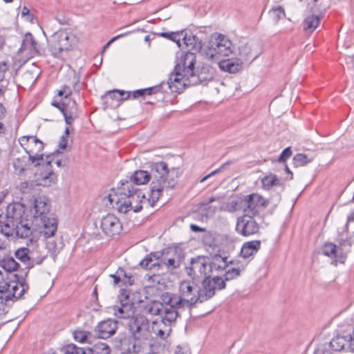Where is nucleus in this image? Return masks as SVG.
<instances>
[{"instance_id":"54","label":"nucleus","mask_w":354,"mask_h":354,"mask_svg":"<svg viewBox=\"0 0 354 354\" xmlns=\"http://www.w3.org/2000/svg\"><path fill=\"white\" fill-rule=\"evenodd\" d=\"M270 15L276 23L286 17L284 9L281 6L272 9L270 11Z\"/></svg>"},{"instance_id":"29","label":"nucleus","mask_w":354,"mask_h":354,"mask_svg":"<svg viewBox=\"0 0 354 354\" xmlns=\"http://www.w3.org/2000/svg\"><path fill=\"white\" fill-rule=\"evenodd\" d=\"M17 275L0 271V298L8 295L11 290V282H14Z\"/></svg>"},{"instance_id":"14","label":"nucleus","mask_w":354,"mask_h":354,"mask_svg":"<svg viewBox=\"0 0 354 354\" xmlns=\"http://www.w3.org/2000/svg\"><path fill=\"white\" fill-rule=\"evenodd\" d=\"M18 53L26 60L40 54V46L30 32L25 34Z\"/></svg>"},{"instance_id":"3","label":"nucleus","mask_w":354,"mask_h":354,"mask_svg":"<svg viewBox=\"0 0 354 354\" xmlns=\"http://www.w3.org/2000/svg\"><path fill=\"white\" fill-rule=\"evenodd\" d=\"M232 52V43L221 34L211 37L203 54L209 60L216 62L222 57L230 55Z\"/></svg>"},{"instance_id":"37","label":"nucleus","mask_w":354,"mask_h":354,"mask_svg":"<svg viewBox=\"0 0 354 354\" xmlns=\"http://www.w3.org/2000/svg\"><path fill=\"white\" fill-rule=\"evenodd\" d=\"M30 248L29 246L22 247L16 250L15 254L17 259L21 261L26 265V268L28 270L30 267Z\"/></svg>"},{"instance_id":"64","label":"nucleus","mask_w":354,"mask_h":354,"mask_svg":"<svg viewBox=\"0 0 354 354\" xmlns=\"http://www.w3.org/2000/svg\"><path fill=\"white\" fill-rule=\"evenodd\" d=\"M190 228L193 232H205V228H202L195 224H192L190 225Z\"/></svg>"},{"instance_id":"31","label":"nucleus","mask_w":354,"mask_h":354,"mask_svg":"<svg viewBox=\"0 0 354 354\" xmlns=\"http://www.w3.org/2000/svg\"><path fill=\"white\" fill-rule=\"evenodd\" d=\"M218 64L219 68L226 72L234 73L239 71L242 65V62L238 59H227L224 60L216 61Z\"/></svg>"},{"instance_id":"45","label":"nucleus","mask_w":354,"mask_h":354,"mask_svg":"<svg viewBox=\"0 0 354 354\" xmlns=\"http://www.w3.org/2000/svg\"><path fill=\"white\" fill-rule=\"evenodd\" d=\"M185 30L176 31V32H161L160 35L164 38L168 39L176 42L178 47H181L180 40L183 39L185 35Z\"/></svg>"},{"instance_id":"30","label":"nucleus","mask_w":354,"mask_h":354,"mask_svg":"<svg viewBox=\"0 0 354 354\" xmlns=\"http://www.w3.org/2000/svg\"><path fill=\"white\" fill-rule=\"evenodd\" d=\"M17 275L0 271V298L8 295L11 290V282H14Z\"/></svg>"},{"instance_id":"13","label":"nucleus","mask_w":354,"mask_h":354,"mask_svg":"<svg viewBox=\"0 0 354 354\" xmlns=\"http://www.w3.org/2000/svg\"><path fill=\"white\" fill-rule=\"evenodd\" d=\"M259 228V225L254 220V216L243 214L236 219V231L243 236H250L257 234Z\"/></svg>"},{"instance_id":"60","label":"nucleus","mask_w":354,"mask_h":354,"mask_svg":"<svg viewBox=\"0 0 354 354\" xmlns=\"http://www.w3.org/2000/svg\"><path fill=\"white\" fill-rule=\"evenodd\" d=\"M71 95V90L70 87L67 86H63L62 88L58 91V95L62 97H69Z\"/></svg>"},{"instance_id":"36","label":"nucleus","mask_w":354,"mask_h":354,"mask_svg":"<svg viewBox=\"0 0 354 354\" xmlns=\"http://www.w3.org/2000/svg\"><path fill=\"white\" fill-rule=\"evenodd\" d=\"M122 94L120 90L116 89L108 91L104 96V102L113 108L118 107L121 102Z\"/></svg>"},{"instance_id":"24","label":"nucleus","mask_w":354,"mask_h":354,"mask_svg":"<svg viewBox=\"0 0 354 354\" xmlns=\"http://www.w3.org/2000/svg\"><path fill=\"white\" fill-rule=\"evenodd\" d=\"M118 328V322L113 319L104 320L98 324L95 332L99 338L107 339L114 335Z\"/></svg>"},{"instance_id":"20","label":"nucleus","mask_w":354,"mask_h":354,"mask_svg":"<svg viewBox=\"0 0 354 354\" xmlns=\"http://www.w3.org/2000/svg\"><path fill=\"white\" fill-rule=\"evenodd\" d=\"M35 176L37 184L39 186L49 187L55 184L57 180V176L52 169L50 160H47L44 169Z\"/></svg>"},{"instance_id":"47","label":"nucleus","mask_w":354,"mask_h":354,"mask_svg":"<svg viewBox=\"0 0 354 354\" xmlns=\"http://www.w3.org/2000/svg\"><path fill=\"white\" fill-rule=\"evenodd\" d=\"M242 270L240 268H227L225 270V274L223 276H219L224 284L226 286V282L238 278L241 275Z\"/></svg>"},{"instance_id":"44","label":"nucleus","mask_w":354,"mask_h":354,"mask_svg":"<svg viewBox=\"0 0 354 354\" xmlns=\"http://www.w3.org/2000/svg\"><path fill=\"white\" fill-rule=\"evenodd\" d=\"M110 277L113 279L114 285L120 286V283L129 285L133 283L131 277H128L122 270H118L116 274H111Z\"/></svg>"},{"instance_id":"1","label":"nucleus","mask_w":354,"mask_h":354,"mask_svg":"<svg viewBox=\"0 0 354 354\" xmlns=\"http://www.w3.org/2000/svg\"><path fill=\"white\" fill-rule=\"evenodd\" d=\"M149 165L152 175L147 171L138 170L131 176V181L136 185L147 184L152 176L153 180L149 197L146 198L142 192L136 189L129 182L122 183L120 188V194H124L127 198L123 201L116 202L119 212L126 214L131 209H133L134 212H139L142 209V205L138 204L133 206V203L138 202L140 203L147 202L151 207H153L165 189L175 188L178 178L180 176L178 167L169 169L167 163L163 161L149 162Z\"/></svg>"},{"instance_id":"56","label":"nucleus","mask_w":354,"mask_h":354,"mask_svg":"<svg viewBox=\"0 0 354 354\" xmlns=\"http://www.w3.org/2000/svg\"><path fill=\"white\" fill-rule=\"evenodd\" d=\"M338 242L341 246L347 243V224L338 230Z\"/></svg>"},{"instance_id":"8","label":"nucleus","mask_w":354,"mask_h":354,"mask_svg":"<svg viewBox=\"0 0 354 354\" xmlns=\"http://www.w3.org/2000/svg\"><path fill=\"white\" fill-rule=\"evenodd\" d=\"M225 288L223 281L219 278V276L211 277L210 275L205 277L202 281L201 286L196 290L199 302L203 303L213 297L216 290H221Z\"/></svg>"},{"instance_id":"5","label":"nucleus","mask_w":354,"mask_h":354,"mask_svg":"<svg viewBox=\"0 0 354 354\" xmlns=\"http://www.w3.org/2000/svg\"><path fill=\"white\" fill-rule=\"evenodd\" d=\"M179 288L180 296H173L169 299L175 310L180 313V310L185 307L191 308L199 302V299L193 281H183L180 283Z\"/></svg>"},{"instance_id":"12","label":"nucleus","mask_w":354,"mask_h":354,"mask_svg":"<svg viewBox=\"0 0 354 354\" xmlns=\"http://www.w3.org/2000/svg\"><path fill=\"white\" fill-rule=\"evenodd\" d=\"M208 258L204 256H198L192 258L190 263L185 270L189 277L193 279L202 277L209 276Z\"/></svg>"},{"instance_id":"52","label":"nucleus","mask_w":354,"mask_h":354,"mask_svg":"<svg viewBox=\"0 0 354 354\" xmlns=\"http://www.w3.org/2000/svg\"><path fill=\"white\" fill-rule=\"evenodd\" d=\"M91 354H110L109 346L102 342H98L94 344L92 348H89Z\"/></svg>"},{"instance_id":"38","label":"nucleus","mask_w":354,"mask_h":354,"mask_svg":"<svg viewBox=\"0 0 354 354\" xmlns=\"http://www.w3.org/2000/svg\"><path fill=\"white\" fill-rule=\"evenodd\" d=\"M46 243V248L48 251L50 253L53 259L55 258L57 254L62 249L63 243L60 240H54L51 238H48Z\"/></svg>"},{"instance_id":"18","label":"nucleus","mask_w":354,"mask_h":354,"mask_svg":"<svg viewBox=\"0 0 354 354\" xmlns=\"http://www.w3.org/2000/svg\"><path fill=\"white\" fill-rule=\"evenodd\" d=\"M215 74V69L207 64H203L198 71L195 72L188 80L187 86H194L198 84H206L212 80Z\"/></svg>"},{"instance_id":"32","label":"nucleus","mask_w":354,"mask_h":354,"mask_svg":"<svg viewBox=\"0 0 354 354\" xmlns=\"http://www.w3.org/2000/svg\"><path fill=\"white\" fill-rule=\"evenodd\" d=\"M183 44L189 48V51L192 53L201 52L203 44L201 40L196 35H187L185 32L183 39Z\"/></svg>"},{"instance_id":"28","label":"nucleus","mask_w":354,"mask_h":354,"mask_svg":"<svg viewBox=\"0 0 354 354\" xmlns=\"http://www.w3.org/2000/svg\"><path fill=\"white\" fill-rule=\"evenodd\" d=\"M227 257H223L220 254H215L212 257V260L208 259V268L209 274L214 272H219L225 270L229 263H232V261H227Z\"/></svg>"},{"instance_id":"48","label":"nucleus","mask_w":354,"mask_h":354,"mask_svg":"<svg viewBox=\"0 0 354 354\" xmlns=\"http://www.w3.org/2000/svg\"><path fill=\"white\" fill-rule=\"evenodd\" d=\"M27 162V157L23 156L21 157L13 158L12 164L15 172L20 174L26 169Z\"/></svg>"},{"instance_id":"9","label":"nucleus","mask_w":354,"mask_h":354,"mask_svg":"<svg viewBox=\"0 0 354 354\" xmlns=\"http://www.w3.org/2000/svg\"><path fill=\"white\" fill-rule=\"evenodd\" d=\"M19 142L28 154V160L36 166L39 165V163L37 161L43 160L44 143L33 136H22Z\"/></svg>"},{"instance_id":"15","label":"nucleus","mask_w":354,"mask_h":354,"mask_svg":"<svg viewBox=\"0 0 354 354\" xmlns=\"http://www.w3.org/2000/svg\"><path fill=\"white\" fill-rule=\"evenodd\" d=\"M100 228L109 237L118 235L122 230V223L113 214H108L101 219Z\"/></svg>"},{"instance_id":"40","label":"nucleus","mask_w":354,"mask_h":354,"mask_svg":"<svg viewBox=\"0 0 354 354\" xmlns=\"http://www.w3.org/2000/svg\"><path fill=\"white\" fill-rule=\"evenodd\" d=\"M1 267L5 270V272L12 274V272L15 271L18 267L19 263L14 259L13 257H4L0 261Z\"/></svg>"},{"instance_id":"55","label":"nucleus","mask_w":354,"mask_h":354,"mask_svg":"<svg viewBox=\"0 0 354 354\" xmlns=\"http://www.w3.org/2000/svg\"><path fill=\"white\" fill-rule=\"evenodd\" d=\"M202 241L205 245L212 248H214L216 245L214 236L209 232H205L203 236Z\"/></svg>"},{"instance_id":"41","label":"nucleus","mask_w":354,"mask_h":354,"mask_svg":"<svg viewBox=\"0 0 354 354\" xmlns=\"http://www.w3.org/2000/svg\"><path fill=\"white\" fill-rule=\"evenodd\" d=\"M314 160L313 156L298 153L292 158V164L295 167H303L311 162Z\"/></svg>"},{"instance_id":"35","label":"nucleus","mask_w":354,"mask_h":354,"mask_svg":"<svg viewBox=\"0 0 354 354\" xmlns=\"http://www.w3.org/2000/svg\"><path fill=\"white\" fill-rule=\"evenodd\" d=\"M238 54L239 57L238 59H239L241 62H242V64L243 62H250L256 59V55H252V50L251 47L248 43L245 42H240L238 46Z\"/></svg>"},{"instance_id":"10","label":"nucleus","mask_w":354,"mask_h":354,"mask_svg":"<svg viewBox=\"0 0 354 354\" xmlns=\"http://www.w3.org/2000/svg\"><path fill=\"white\" fill-rule=\"evenodd\" d=\"M52 105L57 108L64 115L67 124H71L78 118L79 111L75 100L70 97H62L60 101L54 100Z\"/></svg>"},{"instance_id":"16","label":"nucleus","mask_w":354,"mask_h":354,"mask_svg":"<svg viewBox=\"0 0 354 354\" xmlns=\"http://www.w3.org/2000/svg\"><path fill=\"white\" fill-rule=\"evenodd\" d=\"M1 233L7 237L16 235L20 238H28L30 236L32 238L34 236L36 239L29 223L27 221L24 222V220L19 222V224H12L11 225L7 224L6 227L2 229Z\"/></svg>"},{"instance_id":"61","label":"nucleus","mask_w":354,"mask_h":354,"mask_svg":"<svg viewBox=\"0 0 354 354\" xmlns=\"http://www.w3.org/2000/svg\"><path fill=\"white\" fill-rule=\"evenodd\" d=\"M68 138H66L65 136H62L59 142V148L62 150L65 149L66 148Z\"/></svg>"},{"instance_id":"22","label":"nucleus","mask_w":354,"mask_h":354,"mask_svg":"<svg viewBox=\"0 0 354 354\" xmlns=\"http://www.w3.org/2000/svg\"><path fill=\"white\" fill-rule=\"evenodd\" d=\"M171 306L173 310H175L170 303L169 299L168 301L165 300V304L158 301H150L145 304L143 306V313L150 315H160L161 318L165 315V310Z\"/></svg>"},{"instance_id":"46","label":"nucleus","mask_w":354,"mask_h":354,"mask_svg":"<svg viewBox=\"0 0 354 354\" xmlns=\"http://www.w3.org/2000/svg\"><path fill=\"white\" fill-rule=\"evenodd\" d=\"M157 260H159V263L161 265L165 266L168 269H175L180 266L181 261L178 258H167V257H159L157 256Z\"/></svg>"},{"instance_id":"39","label":"nucleus","mask_w":354,"mask_h":354,"mask_svg":"<svg viewBox=\"0 0 354 354\" xmlns=\"http://www.w3.org/2000/svg\"><path fill=\"white\" fill-rule=\"evenodd\" d=\"M159 254V257H167V258H178L181 261H183L185 257L183 250L176 247L164 249Z\"/></svg>"},{"instance_id":"57","label":"nucleus","mask_w":354,"mask_h":354,"mask_svg":"<svg viewBox=\"0 0 354 354\" xmlns=\"http://www.w3.org/2000/svg\"><path fill=\"white\" fill-rule=\"evenodd\" d=\"M89 335L88 332L84 330H75L73 333L75 339L82 343L86 342Z\"/></svg>"},{"instance_id":"50","label":"nucleus","mask_w":354,"mask_h":354,"mask_svg":"<svg viewBox=\"0 0 354 354\" xmlns=\"http://www.w3.org/2000/svg\"><path fill=\"white\" fill-rule=\"evenodd\" d=\"M64 354H91L89 348L78 347L74 344H68L63 349Z\"/></svg>"},{"instance_id":"34","label":"nucleus","mask_w":354,"mask_h":354,"mask_svg":"<svg viewBox=\"0 0 354 354\" xmlns=\"http://www.w3.org/2000/svg\"><path fill=\"white\" fill-rule=\"evenodd\" d=\"M113 314L119 319H130L133 314L132 305L128 303H120V306L113 307Z\"/></svg>"},{"instance_id":"33","label":"nucleus","mask_w":354,"mask_h":354,"mask_svg":"<svg viewBox=\"0 0 354 354\" xmlns=\"http://www.w3.org/2000/svg\"><path fill=\"white\" fill-rule=\"evenodd\" d=\"M261 248V241L259 240L251 241L243 243L241 250V256L244 258H250L256 254Z\"/></svg>"},{"instance_id":"23","label":"nucleus","mask_w":354,"mask_h":354,"mask_svg":"<svg viewBox=\"0 0 354 354\" xmlns=\"http://www.w3.org/2000/svg\"><path fill=\"white\" fill-rule=\"evenodd\" d=\"M50 204L48 198L44 196L37 197L34 201V216L36 219H41L46 217L50 214Z\"/></svg>"},{"instance_id":"6","label":"nucleus","mask_w":354,"mask_h":354,"mask_svg":"<svg viewBox=\"0 0 354 354\" xmlns=\"http://www.w3.org/2000/svg\"><path fill=\"white\" fill-rule=\"evenodd\" d=\"M180 317L179 313L173 310L171 306L165 310V315L160 321H153L150 325L151 333H153L157 337L165 339L171 331V326L177 318Z\"/></svg>"},{"instance_id":"59","label":"nucleus","mask_w":354,"mask_h":354,"mask_svg":"<svg viewBox=\"0 0 354 354\" xmlns=\"http://www.w3.org/2000/svg\"><path fill=\"white\" fill-rule=\"evenodd\" d=\"M292 156V150L290 147L285 148L280 156H279L277 161L279 162H286V160Z\"/></svg>"},{"instance_id":"7","label":"nucleus","mask_w":354,"mask_h":354,"mask_svg":"<svg viewBox=\"0 0 354 354\" xmlns=\"http://www.w3.org/2000/svg\"><path fill=\"white\" fill-rule=\"evenodd\" d=\"M127 328L131 337L136 342H142L151 336L149 321L143 315L132 316L127 322Z\"/></svg>"},{"instance_id":"27","label":"nucleus","mask_w":354,"mask_h":354,"mask_svg":"<svg viewBox=\"0 0 354 354\" xmlns=\"http://www.w3.org/2000/svg\"><path fill=\"white\" fill-rule=\"evenodd\" d=\"M322 250L325 256L334 259L335 265L337 263H344L346 256L343 254L341 249L337 248L336 245L332 243H326L323 245Z\"/></svg>"},{"instance_id":"42","label":"nucleus","mask_w":354,"mask_h":354,"mask_svg":"<svg viewBox=\"0 0 354 354\" xmlns=\"http://www.w3.org/2000/svg\"><path fill=\"white\" fill-rule=\"evenodd\" d=\"M261 183L263 188L270 189L273 186H281V183L280 180L276 175L270 174L261 178Z\"/></svg>"},{"instance_id":"62","label":"nucleus","mask_w":354,"mask_h":354,"mask_svg":"<svg viewBox=\"0 0 354 354\" xmlns=\"http://www.w3.org/2000/svg\"><path fill=\"white\" fill-rule=\"evenodd\" d=\"M120 93H123L122 95H121V102L127 100L129 98L132 97V94L131 92L130 91H120Z\"/></svg>"},{"instance_id":"26","label":"nucleus","mask_w":354,"mask_h":354,"mask_svg":"<svg viewBox=\"0 0 354 354\" xmlns=\"http://www.w3.org/2000/svg\"><path fill=\"white\" fill-rule=\"evenodd\" d=\"M313 7L309 8V14H308L304 19L301 26L303 31L306 35H311L319 26L322 16L320 15H315L310 13L312 12Z\"/></svg>"},{"instance_id":"17","label":"nucleus","mask_w":354,"mask_h":354,"mask_svg":"<svg viewBox=\"0 0 354 354\" xmlns=\"http://www.w3.org/2000/svg\"><path fill=\"white\" fill-rule=\"evenodd\" d=\"M25 214V207L20 203H12L8 205L6 211V224L3 225V228L6 227L7 224H19V222L24 220Z\"/></svg>"},{"instance_id":"4","label":"nucleus","mask_w":354,"mask_h":354,"mask_svg":"<svg viewBox=\"0 0 354 354\" xmlns=\"http://www.w3.org/2000/svg\"><path fill=\"white\" fill-rule=\"evenodd\" d=\"M77 42V37L71 31L61 29L51 36L49 49L55 57H59L62 52L71 50Z\"/></svg>"},{"instance_id":"43","label":"nucleus","mask_w":354,"mask_h":354,"mask_svg":"<svg viewBox=\"0 0 354 354\" xmlns=\"http://www.w3.org/2000/svg\"><path fill=\"white\" fill-rule=\"evenodd\" d=\"M157 256H160L158 253H150L149 254L147 255L145 259H143L140 263V265L145 268V269H152L156 266L159 267L160 266V264L159 261L153 263V260H156Z\"/></svg>"},{"instance_id":"58","label":"nucleus","mask_w":354,"mask_h":354,"mask_svg":"<svg viewBox=\"0 0 354 354\" xmlns=\"http://www.w3.org/2000/svg\"><path fill=\"white\" fill-rule=\"evenodd\" d=\"M7 71V66L5 63H0V96L3 94L4 87L3 82L5 77V73Z\"/></svg>"},{"instance_id":"63","label":"nucleus","mask_w":354,"mask_h":354,"mask_svg":"<svg viewBox=\"0 0 354 354\" xmlns=\"http://www.w3.org/2000/svg\"><path fill=\"white\" fill-rule=\"evenodd\" d=\"M126 33L124 34H121V35H118L114 37H113L108 43L106 44V45L104 46V48H103V52L109 47V46L114 41H115L116 39L123 37L124 35H125Z\"/></svg>"},{"instance_id":"2","label":"nucleus","mask_w":354,"mask_h":354,"mask_svg":"<svg viewBox=\"0 0 354 354\" xmlns=\"http://www.w3.org/2000/svg\"><path fill=\"white\" fill-rule=\"evenodd\" d=\"M196 56L195 53L186 52L177 62L170 74L167 84L171 92L181 93L187 86L189 77L194 73Z\"/></svg>"},{"instance_id":"11","label":"nucleus","mask_w":354,"mask_h":354,"mask_svg":"<svg viewBox=\"0 0 354 354\" xmlns=\"http://www.w3.org/2000/svg\"><path fill=\"white\" fill-rule=\"evenodd\" d=\"M243 205V214L254 217L267 207L268 201L257 194H252L244 196Z\"/></svg>"},{"instance_id":"51","label":"nucleus","mask_w":354,"mask_h":354,"mask_svg":"<svg viewBox=\"0 0 354 354\" xmlns=\"http://www.w3.org/2000/svg\"><path fill=\"white\" fill-rule=\"evenodd\" d=\"M243 199H241L240 201H232L227 203L225 207H221V209L230 213H234L241 209L243 211Z\"/></svg>"},{"instance_id":"19","label":"nucleus","mask_w":354,"mask_h":354,"mask_svg":"<svg viewBox=\"0 0 354 354\" xmlns=\"http://www.w3.org/2000/svg\"><path fill=\"white\" fill-rule=\"evenodd\" d=\"M27 246L30 248V267L33 268L36 265H40L44 260L46 258V254L42 250V247H40L37 239L30 238L26 242Z\"/></svg>"},{"instance_id":"25","label":"nucleus","mask_w":354,"mask_h":354,"mask_svg":"<svg viewBox=\"0 0 354 354\" xmlns=\"http://www.w3.org/2000/svg\"><path fill=\"white\" fill-rule=\"evenodd\" d=\"M41 231L45 238H52L57 230V219L50 214L40 219Z\"/></svg>"},{"instance_id":"49","label":"nucleus","mask_w":354,"mask_h":354,"mask_svg":"<svg viewBox=\"0 0 354 354\" xmlns=\"http://www.w3.org/2000/svg\"><path fill=\"white\" fill-rule=\"evenodd\" d=\"M160 86H153V87H149L147 88L136 90V91H133V92H131L132 98L136 99V98H138L139 97H143L145 95H152L153 93L158 92L160 91Z\"/></svg>"},{"instance_id":"21","label":"nucleus","mask_w":354,"mask_h":354,"mask_svg":"<svg viewBox=\"0 0 354 354\" xmlns=\"http://www.w3.org/2000/svg\"><path fill=\"white\" fill-rule=\"evenodd\" d=\"M24 285L19 283L16 280L11 282V290L8 295L0 298V312L5 310V306H9L10 302L14 299L20 298L25 292Z\"/></svg>"},{"instance_id":"53","label":"nucleus","mask_w":354,"mask_h":354,"mask_svg":"<svg viewBox=\"0 0 354 354\" xmlns=\"http://www.w3.org/2000/svg\"><path fill=\"white\" fill-rule=\"evenodd\" d=\"M346 340L344 337L337 336L330 342V348L335 351L344 349Z\"/></svg>"}]
</instances>
